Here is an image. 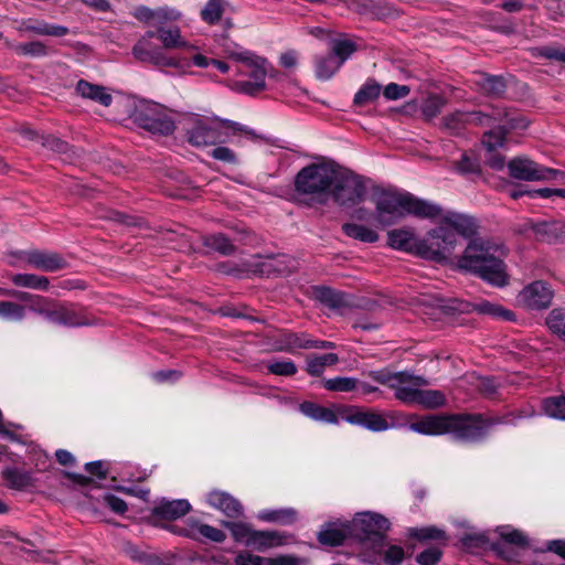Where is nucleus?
<instances>
[{"label":"nucleus","instance_id":"obj_13","mask_svg":"<svg viewBox=\"0 0 565 565\" xmlns=\"http://www.w3.org/2000/svg\"><path fill=\"white\" fill-rule=\"evenodd\" d=\"M366 195V186L362 177L352 174L338 179L331 190V198L340 206L352 207L361 203Z\"/></svg>","mask_w":565,"mask_h":565},{"label":"nucleus","instance_id":"obj_54","mask_svg":"<svg viewBox=\"0 0 565 565\" xmlns=\"http://www.w3.org/2000/svg\"><path fill=\"white\" fill-rule=\"evenodd\" d=\"M468 111L457 110L443 118V124L452 135H459L468 126Z\"/></svg>","mask_w":565,"mask_h":565},{"label":"nucleus","instance_id":"obj_15","mask_svg":"<svg viewBox=\"0 0 565 565\" xmlns=\"http://www.w3.org/2000/svg\"><path fill=\"white\" fill-rule=\"evenodd\" d=\"M347 8L358 14L376 20L393 19L398 11L386 0H344Z\"/></svg>","mask_w":565,"mask_h":565},{"label":"nucleus","instance_id":"obj_64","mask_svg":"<svg viewBox=\"0 0 565 565\" xmlns=\"http://www.w3.org/2000/svg\"><path fill=\"white\" fill-rule=\"evenodd\" d=\"M2 318L22 320L25 317V308L13 301H2Z\"/></svg>","mask_w":565,"mask_h":565},{"label":"nucleus","instance_id":"obj_43","mask_svg":"<svg viewBox=\"0 0 565 565\" xmlns=\"http://www.w3.org/2000/svg\"><path fill=\"white\" fill-rule=\"evenodd\" d=\"M11 281L15 286L36 290H47L50 286L47 277L34 274H15L11 277Z\"/></svg>","mask_w":565,"mask_h":565},{"label":"nucleus","instance_id":"obj_62","mask_svg":"<svg viewBox=\"0 0 565 565\" xmlns=\"http://www.w3.org/2000/svg\"><path fill=\"white\" fill-rule=\"evenodd\" d=\"M456 169L463 175L481 173V167L478 159L470 157L467 153H463L460 160L456 162Z\"/></svg>","mask_w":565,"mask_h":565},{"label":"nucleus","instance_id":"obj_17","mask_svg":"<svg viewBox=\"0 0 565 565\" xmlns=\"http://www.w3.org/2000/svg\"><path fill=\"white\" fill-rule=\"evenodd\" d=\"M369 376L382 385L394 388L396 384H412L414 386H426L428 381L424 376L414 375L407 371L391 372L386 369L370 371Z\"/></svg>","mask_w":565,"mask_h":565},{"label":"nucleus","instance_id":"obj_27","mask_svg":"<svg viewBox=\"0 0 565 565\" xmlns=\"http://www.w3.org/2000/svg\"><path fill=\"white\" fill-rule=\"evenodd\" d=\"M407 535L423 545L433 543L431 545L447 546L449 541L447 532L436 525L409 527Z\"/></svg>","mask_w":565,"mask_h":565},{"label":"nucleus","instance_id":"obj_46","mask_svg":"<svg viewBox=\"0 0 565 565\" xmlns=\"http://www.w3.org/2000/svg\"><path fill=\"white\" fill-rule=\"evenodd\" d=\"M226 4V0H209L201 10V19L207 24L217 23L225 11Z\"/></svg>","mask_w":565,"mask_h":565},{"label":"nucleus","instance_id":"obj_42","mask_svg":"<svg viewBox=\"0 0 565 565\" xmlns=\"http://www.w3.org/2000/svg\"><path fill=\"white\" fill-rule=\"evenodd\" d=\"M545 324L553 334L565 342V307L552 309L545 318Z\"/></svg>","mask_w":565,"mask_h":565},{"label":"nucleus","instance_id":"obj_49","mask_svg":"<svg viewBox=\"0 0 565 565\" xmlns=\"http://www.w3.org/2000/svg\"><path fill=\"white\" fill-rule=\"evenodd\" d=\"M280 351L292 352L295 349H310L311 339H308L303 333H285L281 337Z\"/></svg>","mask_w":565,"mask_h":565},{"label":"nucleus","instance_id":"obj_22","mask_svg":"<svg viewBox=\"0 0 565 565\" xmlns=\"http://www.w3.org/2000/svg\"><path fill=\"white\" fill-rule=\"evenodd\" d=\"M207 503L222 511L227 518L237 519L243 515L242 503L230 493L221 490H213L207 494Z\"/></svg>","mask_w":565,"mask_h":565},{"label":"nucleus","instance_id":"obj_59","mask_svg":"<svg viewBox=\"0 0 565 565\" xmlns=\"http://www.w3.org/2000/svg\"><path fill=\"white\" fill-rule=\"evenodd\" d=\"M268 373L279 376H292L297 373V365L290 361H271L267 363Z\"/></svg>","mask_w":565,"mask_h":565},{"label":"nucleus","instance_id":"obj_8","mask_svg":"<svg viewBox=\"0 0 565 565\" xmlns=\"http://www.w3.org/2000/svg\"><path fill=\"white\" fill-rule=\"evenodd\" d=\"M132 122L152 135L170 136L175 129L166 108L157 103L140 100L130 114Z\"/></svg>","mask_w":565,"mask_h":565},{"label":"nucleus","instance_id":"obj_28","mask_svg":"<svg viewBox=\"0 0 565 565\" xmlns=\"http://www.w3.org/2000/svg\"><path fill=\"white\" fill-rule=\"evenodd\" d=\"M504 120L510 129L518 128L520 125L514 118H509V113L499 108H493L491 114L482 111H468V126H492L495 121Z\"/></svg>","mask_w":565,"mask_h":565},{"label":"nucleus","instance_id":"obj_32","mask_svg":"<svg viewBox=\"0 0 565 565\" xmlns=\"http://www.w3.org/2000/svg\"><path fill=\"white\" fill-rule=\"evenodd\" d=\"M257 519L279 525H292L298 520V511L294 508L266 509L257 514Z\"/></svg>","mask_w":565,"mask_h":565},{"label":"nucleus","instance_id":"obj_56","mask_svg":"<svg viewBox=\"0 0 565 565\" xmlns=\"http://www.w3.org/2000/svg\"><path fill=\"white\" fill-rule=\"evenodd\" d=\"M8 45L13 49L20 55H26L32 57H40L47 55V49L44 43L40 41H33L28 43H20L17 45Z\"/></svg>","mask_w":565,"mask_h":565},{"label":"nucleus","instance_id":"obj_61","mask_svg":"<svg viewBox=\"0 0 565 565\" xmlns=\"http://www.w3.org/2000/svg\"><path fill=\"white\" fill-rule=\"evenodd\" d=\"M445 99L438 95L429 96L422 105V113L426 119H433L440 114Z\"/></svg>","mask_w":565,"mask_h":565},{"label":"nucleus","instance_id":"obj_18","mask_svg":"<svg viewBox=\"0 0 565 565\" xmlns=\"http://www.w3.org/2000/svg\"><path fill=\"white\" fill-rule=\"evenodd\" d=\"M507 167L509 175L516 180L543 181L545 178L544 174H541L544 171L543 167L524 157L513 158L508 162Z\"/></svg>","mask_w":565,"mask_h":565},{"label":"nucleus","instance_id":"obj_24","mask_svg":"<svg viewBox=\"0 0 565 565\" xmlns=\"http://www.w3.org/2000/svg\"><path fill=\"white\" fill-rule=\"evenodd\" d=\"M192 507L185 499L166 500L162 499L153 507L151 514L161 520L172 521L180 519L191 511Z\"/></svg>","mask_w":565,"mask_h":565},{"label":"nucleus","instance_id":"obj_33","mask_svg":"<svg viewBox=\"0 0 565 565\" xmlns=\"http://www.w3.org/2000/svg\"><path fill=\"white\" fill-rule=\"evenodd\" d=\"M312 295L322 305L330 309H341L348 306L345 294L327 286H315Z\"/></svg>","mask_w":565,"mask_h":565},{"label":"nucleus","instance_id":"obj_45","mask_svg":"<svg viewBox=\"0 0 565 565\" xmlns=\"http://www.w3.org/2000/svg\"><path fill=\"white\" fill-rule=\"evenodd\" d=\"M248 55V52H244V53H238V54H235V57L238 60V61H243V62H246L248 66L252 67L248 76H249V81H253V82H258V83H265V77L267 75V70L265 68V60L264 58H257V60H252Z\"/></svg>","mask_w":565,"mask_h":565},{"label":"nucleus","instance_id":"obj_4","mask_svg":"<svg viewBox=\"0 0 565 565\" xmlns=\"http://www.w3.org/2000/svg\"><path fill=\"white\" fill-rule=\"evenodd\" d=\"M227 131L231 135L245 134L256 137L252 129L239 122L218 117L195 118L192 127L186 129L185 136L190 145L201 148L225 142L230 136Z\"/></svg>","mask_w":565,"mask_h":565},{"label":"nucleus","instance_id":"obj_51","mask_svg":"<svg viewBox=\"0 0 565 565\" xmlns=\"http://www.w3.org/2000/svg\"><path fill=\"white\" fill-rule=\"evenodd\" d=\"M446 404V397L444 393L437 390H420L418 393L417 405H420L428 409L441 407Z\"/></svg>","mask_w":565,"mask_h":565},{"label":"nucleus","instance_id":"obj_44","mask_svg":"<svg viewBox=\"0 0 565 565\" xmlns=\"http://www.w3.org/2000/svg\"><path fill=\"white\" fill-rule=\"evenodd\" d=\"M543 413L552 418L565 420V396H551L542 401Z\"/></svg>","mask_w":565,"mask_h":565},{"label":"nucleus","instance_id":"obj_19","mask_svg":"<svg viewBox=\"0 0 565 565\" xmlns=\"http://www.w3.org/2000/svg\"><path fill=\"white\" fill-rule=\"evenodd\" d=\"M449 414L423 416L409 424V429L422 435H445L449 433Z\"/></svg>","mask_w":565,"mask_h":565},{"label":"nucleus","instance_id":"obj_37","mask_svg":"<svg viewBox=\"0 0 565 565\" xmlns=\"http://www.w3.org/2000/svg\"><path fill=\"white\" fill-rule=\"evenodd\" d=\"M285 536L277 531H257L253 532L250 541L247 542V546H253L257 551H265L273 546L284 544Z\"/></svg>","mask_w":565,"mask_h":565},{"label":"nucleus","instance_id":"obj_40","mask_svg":"<svg viewBox=\"0 0 565 565\" xmlns=\"http://www.w3.org/2000/svg\"><path fill=\"white\" fill-rule=\"evenodd\" d=\"M342 231L348 237L363 243H375L380 237L374 230L355 223H344L342 225Z\"/></svg>","mask_w":565,"mask_h":565},{"label":"nucleus","instance_id":"obj_48","mask_svg":"<svg viewBox=\"0 0 565 565\" xmlns=\"http://www.w3.org/2000/svg\"><path fill=\"white\" fill-rule=\"evenodd\" d=\"M509 126H498L494 129L486 131L482 136L481 142L489 151H494L497 148L502 147L505 141Z\"/></svg>","mask_w":565,"mask_h":565},{"label":"nucleus","instance_id":"obj_41","mask_svg":"<svg viewBox=\"0 0 565 565\" xmlns=\"http://www.w3.org/2000/svg\"><path fill=\"white\" fill-rule=\"evenodd\" d=\"M527 52L533 58H545L565 63V47L558 44L529 47Z\"/></svg>","mask_w":565,"mask_h":565},{"label":"nucleus","instance_id":"obj_14","mask_svg":"<svg viewBox=\"0 0 565 565\" xmlns=\"http://www.w3.org/2000/svg\"><path fill=\"white\" fill-rule=\"evenodd\" d=\"M554 290L543 280L526 285L518 295V301L529 310H543L552 305Z\"/></svg>","mask_w":565,"mask_h":565},{"label":"nucleus","instance_id":"obj_30","mask_svg":"<svg viewBox=\"0 0 565 565\" xmlns=\"http://www.w3.org/2000/svg\"><path fill=\"white\" fill-rule=\"evenodd\" d=\"M75 92L83 98L96 102L105 107L110 106L113 97L102 85L93 84L86 79H79L75 86Z\"/></svg>","mask_w":565,"mask_h":565},{"label":"nucleus","instance_id":"obj_58","mask_svg":"<svg viewBox=\"0 0 565 565\" xmlns=\"http://www.w3.org/2000/svg\"><path fill=\"white\" fill-rule=\"evenodd\" d=\"M444 545H430L415 557L419 565H436L440 562L444 554Z\"/></svg>","mask_w":565,"mask_h":565},{"label":"nucleus","instance_id":"obj_2","mask_svg":"<svg viewBox=\"0 0 565 565\" xmlns=\"http://www.w3.org/2000/svg\"><path fill=\"white\" fill-rule=\"evenodd\" d=\"M375 218L383 226H390L407 214L418 218H437L441 206L418 199L409 192L382 191L375 199Z\"/></svg>","mask_w":565,"mask_h":565},{"label":"nucleus","instance_id":"obj_57","mask_svg":"<svg viewBox=\"0 0 565 565\" xmlns=\"http://www.w3.org/2000/svg\"><path fill=\"white\" fill-rule=\"evenodd\" d=\"M420 386L412 384H396L394 390L395 398L409 405H417Z\"/></svg>","mask_w":565,"mask_h":565},{"label":"nucleus","instance_id":"obj_36","mask_svg":"<svg viewBox=\"0 0 565 565\" xmlns=\"http://www.w3.org/2000/svg\"><path fill=\"white\" fill-rule=\"evenodd\" d=\"M300 412L315 419L324 422L328 424H338L339 423V416L331 409L324 406H321L313 402H302L299 405Z\"/></svg>","mask_w":565,"mask_h":565},{"label":"nucleus","instance_id":"obj_35","mask_svg":"<svg viewBox=\"0 0 565 565\" xmlns=\"http://www.w3.org/2000/svg\"><path fill=\"white\" fill-rule=\"evenodd\" d=\"M202 244L212 252L222 256H233L237 252L235 244L223 233H215L202 237Z\"/></svg>","mask_w":565,"mask_h":565},{"label":"nucleus","instance_id":"obj_47","mask_svg":"<svg viewBox=\"0 0 565 565\" xmlns=\"http://www.w3.org/2000/svg\"><path fill=\"white\" fill-rule=\"evenodd\" d=\"M2 477L11 489L23 490L31 486L30 475L17 468H8L3 470Z\"/></svg>","mask_w":565,"mask_h":565},{"label":"nucleus","instance_id":"obj_38","mask_svg":"<svg viewBox=\"0 0 565 565\" xmlns=\"http://www.w3.org/2000/svg\"><path fill=\"white\" fill-rule=\"evenodd\" d=\"M381 90L382 86L374 78H369L354 95V106L363 107L375 102L380 97Z\"/></svg>","mask_w":565,"mask_h":565},{"label":"nucleus","instance_id":"obj_1","mask_svg":"<svg viewBox=\"0 0 565 565\" xmlns=\"http://www.w3.org/2000/svg\"><path fill=\"white\" fill-rule=\"evenodd\" d=\"M505 256L504 245L472 239L465 248L463 254L458 257L457 266L493 286L503 287L509 282L507 265L503 260Z\"/></svg>","mask_w":565,"mask_h":565},{"label":"nucleus","instance_id":"obj_16","mask_svg":"<svg viewBox=\"0 0 565 565\" xmlns=\"http://www.w3.org/2000/svg\"><path fill=\"white\" fill-rule=\"evenodd\" d=\"M497 532L499 534L500 541L491 542L490 550L493 551L502 559L510 561L514 556L513 552L507 546V544L522 548L529 546L527 537L519 530L499 527Z\"/></svg>","mask_w":565,"mask_h":565},{"label":"nucleus","instance_id":"obj_3","mask_svg":"<svg viewBox=\"0 0 565 565\" xmlns=\"http://www.w3.org/2000/svg\"><path fill=\"white\" fill-rule=\"evenodd\" d=\"M337 171L326 163H310L301 168L294 179L299 202L308 206L326 205L331 199Z\"/></svg>","mask_w":565,"mask_h":565},{"label":"nucleus","instance_id":"obj_50","mask_svg":"<svg viewBox=\"0 0 565 565\" xmlns=\"http://www.w3.org/2000/svg\"><path fill=\"white\" fill-rule=\"evenodd\" d=\"M221 525L231 531L236 542L244 543L245 545L250 541L253 532L255 531L249 524L243 522L222 521Z\"/></svg>","mask_w":565,"mask_h":565},{"label":"nucleus","instance_id":"obj_26","mask_svg":"<svg viewBox=\"0 0 565 565\" xmlns=\"http://www.w3.org/2000/svg\"><path fill=\"white\" fill-rule=\"evenodd\" d=\"M351 539L349 533V523L338 525L333 522L324 523L317 534L318 542L323 546H341L347 539Z\"/></svg>","mask_w":565,"mask_h":565},{"label":"nucleus","instance_id":"obj_5","mask_svg":"<svg viewBox=\"0 0 565 565\" xmlns=\"http://www.w3.org/2000/svg\"><path fill=\"white\" fill-rule=\"evenodd\" d=\"M514 415H483L480 413L449 414V433L461 441L477 443L486 438L489 430L498 425L514 424Z\"/></svg>","mask_w":565,"mask_h":565},{"label":"nucleus","instance_id":"obj_23","mask_svg":"<svg viewBox=\"0 0 565 565\" xmlns=\"http://www.w3.org/2000/svg\"><path fill=\"white\" fill-rule=\"evenodd\" d=\"M437 217L441 218V224L450 226L457 234L471 238L478 232L477 221L469 215L457 213V212H447L438 215Z\"/></svg>","mask_w":565,"mask_h":565},{"label":"nucleus","instance_id":"obj_12","mask_svg":"<svg viewBox=\"0 0 565 565\" xmlns=\"http://www.w3.org/2000/svg\"><path fill=\"white\" fill-rule=\"evenodd\" d=\"M338 413L339 416L349 424L362 426L375 433L405 425L404 423L388 422L383 414L355 405L342 406L339 408Z\"/></svg>","mask_w":565,"mask_h":565},{"label":"nucleus","instance_id":"obj_9","mask_svg":"<svg viewBox=\"0 0 565 565\" xmlns=\"http://www.w3.org/2000/svg\"><path fill=\"white\" fill-rule=\"evenodd\" d=\"M456 245V233L441 224L430 230L420 239L417 257L435 263H445L454 254Z\"/></svg>","mask_w":565,"mask_h":565},{"label":"nucleus","instance_id":"obj_29","mask_svg":"<svg viewBox=\"0 0 565 565\" xmlns=\"http://www.w3.org/2000/svg\"><path fill=\"white\" fill-rule=\"evenodd\" d=\"M475 85L489 97H502L507 90V82L502 75H491L486 72L477 73Z\"/></svg>","mask_w":565,"mask_h":565},{"label":"nucleus","instance_id":"obj_31","mask_svg":"<svg viewBox=\"0 0 565 565\" xmlns=\"http://www.w3.org/2000/svg\"><path fill=\"white\" fill-rule=\"evenodd\" d=\"M156 38L161 42L163 51L175 49H191L192 46L182 38L180 28L177 25L166 28L157 26L153 31Z\"/></svg>","mask_w":565,"mask_h":565},{"label":"nucleus","instance_id":"obj_21","mask_svg":"<svg viewBox=\"0 0 565 565\" xmlns=\"http://www.w3.org/2000/svg\"><path fill=\"white\" fill-rule=\"evenodd\" d=\"M28 263L47 273L57 271L67 267L66 259L58 253L31 250L26 253Z\"/></svg>","mask_w":565,"mask_h":565},{"label":"nucleus","instance_id":"obj_10","mask_svg":"<svg viewBox=\"0 0 565 565\" xmlns=\"http://www.w3.org/2000/svg\"><path fill=\"white\" fill-rule=\"evenodd\" d=\"M438 307L448 315L477 312L502 321H515L516 319L515 313L512 310L489 300L468 302L457 298L448 300L439 299Z\"/></svg>","mask_w":565,"mask_h":565},{"label":"nucleus","instance_id":"obj_25","mask_svg":"<svg viewBox=\"0 0 565 565\" xmlns=\"http://www.w3.org/2000/svg\"><path fill=\"white\" fill-rule=\"evenodd\" d=\"M419 243L420 239L415 237L414 230L409 227L396 228L387 233L388 246L415 256H417Z\"/></svg>","mask_w":565,"mask_h":565},{"label":"nucleus","instance_id":"obj_60","mask_svg":"<svg viewBox=\"0 0 565 565\" xmlns=\"http://www.w3.org/2000/svg\"><path fill=\"white\" fill-rule=\"evenodd\" d=\"M41 145L60 154H67L71 150V146L65 140H62L58 137H55L53 135H46L39 137Z\"/></svg>","mask_w":565,"mask_h":565},{"label":"nucleus","instance_id":"obj_52","mask_svg":"<svg viewBox=\"0 0 565 565\" xmlns=\"http://www.w3.org/2000/svg\"><path fill=\"white\" fill-rule=\"evenodd\" d=\"M358 50L356 44L350 40H334L332 43L331 51L328 52L330 55L335 56V61L342 66V64Z\"/></svg>","mask_w":565,"mask_h":565},{"label":"nucleus","instance_id":"obj_20","mask_svg":"<svg viewBox=\"0 0 565 565\" xmlns=\"http://www.w3.org/2000/svg\"><path fill=\"white\" fill-rule=\"evenodd\" d=\"M531 230L536 241L542 243L556 244L565 241V222L559 220L533 223Z\"/></svg>","mask_w":565,"mask_h":565},{"label":"nucleus","instance_id":"obj_6","mask_svg":"<svg viewBox=\"0 0 565 565\" xmlns=\"http://www.w3.org/2000/svg\"><path fill=\"white\" fill-rule=\"evenodd\" d=\"M46 307L30 306V310L49 321L67 328H79L96 324L97 320L86 308L73 302H60L49 298H36Z\"/></svg>","mask_w":565,"mask_h":565},{"label":"nucleus","instance_id":"obj_39","mask_svg":"<svg viewBox=\"0 0 565 565\" xmlns=\"http://www.w3.org/2000/svg\"><path fill=\"white\" fill-rule=\"evenodd\" d=\"M316 76L321 81L330 79L341 67L335 61V56L329 53L317 55L315 57Z\"/></svg>","mask_w":565,"mask_h":565},{"label":"nucleus","instance_id":"obj_7","mask_svg":"<svg viewBox=\"0 0 565 565\" xmlns=\"http://www.w3.org/2000/svg\"><path fill=\"white\" fill-rule=\"evenodd\" d=\"M349 523L351 539L375 553H381L385 545L386 531L390 529L388 520L372 512L356 514Z\"/></svg>","mask_w":565,"mask_h":565},{"label":"nucleus","instance_id":"obj_11","mask_svg":"<svg viewBox=\"0 0 565 565\" xmlns=\"http://www.w3.org/2000/svg\"><path fill=\"white\" fill-rule=\"evenodd\" d=\"M156 38L153 31H147L132 46L131 53L135 58L141 63H148L156 67H175L180 68L188 64L184 60L169 56L162 47L156 45L152 39Z\"/></svg>","mask_w":565,"mask_h":565},{"label":"nucleus","instance_id":"obj_63","mask_svg":"<svg viewBox=\"0 0 565 565\" xmlns=\"http://www.w3.org/2000/svg\"><path fill=\"white\" fill-rule=\"evenodd\" d=\"M460 543L466 548H484L490 546V540L486 533H466L461 539Z\"/></svg>","mask_w":565,"mask_h":565},{"label":"nucleus","instance_id":"obj_53","mask_svg":"<svg viewBox=\"0 0 565 565\" xmlns=\"http://www.w3.org/2000/svg\"><path fill=\"white\" fill-rule=\"evenodd\" d=\"M192 526L195 527V532L201 540L204 539L214 543H223L226 539V534L222 530L198 520L192 521Z\"/></svg>","mask_w":565,"mask_h":565},{"label":"nucleus","instance_id":"obj_55","mask_svg":"<svg viewBox=\"0 0 565 565\" xmlns=\"http://www.w3.org/2000/svg\"><path fill=\"white\" fill-rule=\"evenodd\" d=\"M323 387L330 392H352L358 388V380L345 376L328 379L323 381Z\"/></svg>","mask_w":565,"mask_h":565},{"label":"nucleus","instance_id":"obj_34","mask_svg":"<svg viewBox=\"0 0 565 565\" xmlns=\"http://www.w3.org/2000/svg\"><path fill=\"white\" fill-rule=\"evenodd\" d=\"M20 30L28 31L38 35L64 36L68 33V28L64 25L50 24L38 20H23Z\"/></svg>","mask_w":565,"mask_h":565}]
</instances>
